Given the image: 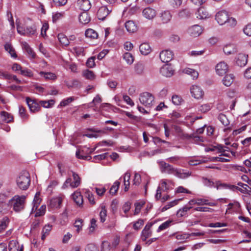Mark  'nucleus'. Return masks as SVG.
<instances>
[{"mask_svg":"<svg viewBox=\"0 0 251 251\" xmlns=\"http://www.w3.org/2000/svg\"><path fill=\"white\" fill-rule=\"evenodd\" d=\"M160 165L161 167V172L162 173L173 174L181 179H185L191 175V172L184 170L175 168L173 166L166 163L164 161L160 162Z\"/></svg>","mask_w":251,"mask_h":251,"instance_id":"nucleus-1","label":"nucleus"},{"mask_svg":"<svg viewBox=\"0 0 251 251\" xmlns=\"http://www.w3.org/2000/svg\"><path fill=\"white\" fill-rule=\"evenodd\" d=\"M26 197L24 195L14 196L8 202V205L12 207L16 212L23 211L25 207Z\"/></svg>","mask_w":251,"mask_h":251,"instance_id":"nucleus-2","label":"nucleus"},{"mask_svg":"<svg viewBox=\"0 0 251 251\" xmlns=\"http://www.w3.org/2000/svg\"><path fill=\"white\" fill-rule=\"evenodd\" d=\"M16 182L17 186L20 189L23 190L27 189L30 183V178L29 173L26 171L23 172L17 178Z\"/></svg>","mask_w":251,"mask_h":251,"instance_id":"nucleus-3","label":"nucleus"},{"mask_svg":"<svg viewBox=\"0 0 251 251\" xmlns=\"http://www.w3.org/2000/svg\"><path fill=\"white\" fill-rule=\"evenodd\" d=\"M153 96L149 92H144L139 96L140 102L146 107H151L154 102Z\"/></svg>","mask_w":251,"mask_h":251,"instance_id":"nucleus-4","label":"nucleus"},{"mask_svg":"<svg viewBox=\"0 0 251 251\" xmlns=\"http://www.w3.org/2000/svg\"><path fill=\"white\" fill-rule=\"evenodd\" d=\"M26 102L31 112L36 113L41 110L39 102H38L36 100L26 97Z\"/></svg>","mask_w":251,"mask_h":251,"instance_id":"nucleus-5","label":"nucleus"},{"mask_svg":"<svg viewBox=\"0 0 251 251\" xmlns=\"http://www.w3.org/2000/svg\"><path fill=\"white\" fill-rule=\"evenodd\" d=\"M229 15L226 10H222L217 13L215 15V19L220 25L226 24L228 20Z\"/></svg>","mask_w":251,"mask_h":251,"instance_id":"nucleus-6","label":"nucleus"},{"mask_svg":"<svg viewBox=\"0 0 251 251\" xmlns=\"http://www.w3.org/2000/svg\"><path fill=\"white\" fill-rule=\"evenodd\" d=\"M17 31L21 35L30 36L35 34L36 29L31 26L24 27L23 26L18 25Z\"/></svg>","mask_w":251,"mask_h":251,"instance_id":"nucleus-7","label":"nucleus"},{"mask_svg":"<svg viewBox=\"0 0 251 251\" xmlns=\"http://www.w3.org/2000/svg\"><path fill=\"white\" fill-rule=\"evenodd\" d=\"M159 56L162 62L168 63L173 58L174 53L171 50H166L162 51L160 53Z\"/></svg>","mask_w":251,"mask_h":251,"instance_id":"nucleus-8","label":"nucleus"},{"mask_svg":"<svg viewBox=\"0 0 251 251\" xmlns=\"http://www.w3.org/2000/svg\"><path fill=\"white\" fill-rule=\"evenodd\" d=\"M190 92L192 96L197 99L201 98L204 94L203 90L197 85H193L190 89Z\"/></svg>","mask_w":251,"mask_h":251,"instance_id":"nucleus-9","label":"nucleus"},{"mask_svg":"<svg viewBox=\"0 0 251 251\" xmlns=\"http://www.w3.org/2000/svg\"><path fill=\"white\" fill-rule=\"evenodd\" d=\"M174 70L170 64H165L160 69V73L166 77H170L174 74Z\"/></svg>","mask_w":251,"mask_h":251,"instance_id":"nucleus-10","label":"nucleus"},{"mask_svg":"<svg viewBox=\"0 0 251 251\" xmlns=\"http://www.w3.org/2000/svg\"><path fill=\"white\" fill-rule=\"evenodd\" d=\"M142 14L146 19L152 20L156 16V12L154 9L148 7L143 9Z\"/></svg>","mask_w":251,"mask_h":251,"instance_id":"nucleus-11","label":"nucleus"},{"mask_svg":"<svg viewBox=\"0 0 251 251\" xmlns=\"http://www.w3.org/2000/svg\"><path fill=\"white\" fill-rule=\"evenodd\" d=\"M202 32L201 27L198 25H195L190 27L188 29V33L192 37H198Z\"/></svg>","mask_w":251,"mask_h":251,"instance_id":"nucleus-12","label":"nucleus"},{"mask_svg":"<svg viewBox=\"0 0 251 251\" xmlns=\"http://www.w3.org/2000/svg\"><path fill=\"white\" fill-rule=\"evenodd\" d=\"M228 70V66L225 62L219 63L216 66V71L219 75H223L226 74Z\"/></svg>","mask_w":251,"mask_h":251,"instance_id":"nucleus-13","label":"nucleus"},{"mask_svg":"<svg viewBox=\"0 0 251 251\" xmlns=\"http://www.w3.org/2000/svg\"><path fill=\"white\" fill-rule=\"evenodd\" d=\"M110 11L111 10H109L106 6L100 7L97 12L98 18L100 20L103 21Z\"/></svg>","mask_w":251,"mask_h":251,"instance_id":"nucleus-14","label":"nucleus"},{"mask_svg":"<svg viewBox=\"0 0 251 251\" xmlns=\"http://www.w3.org/2000/svg\"><path fill=\"white\" fill-rule=\"evenodd\" d=\"M248 57V56L245 54L239 53L236 57V64L241 67L245 66L247 63Z\"/></svg>","mask_w":251,"mask_h":251,"instance_id":"nucleus-15","label":"nucleus"},{"mask_svg":"<svg viewBox=\"0 0 251 251\" xmlns=\"http://www.w3.org/2000/svg\"><path fill=\"white\" fill-rule=\"evenodd\" d=\"M62 202V198L57 197L53 198L50 200L49 207L51 208H59L60 207Z\"/></svg>","mask_w":251,"mask_h":251,"instance_id":"nucleus-16","label":"nucleus"},{"mask_svg":"<svg viewBox=\"0 0 251 251\" xmlns=\"http://www.w3.org/2000/svg\"><path fill=\"white\" fill-rule=\"evenodd\" d=\"M8 249L9 251H23V246H20L16 240H11L9 243Z\"/></svg>","mask_w":251,"mask_h":251,"instance_id":"nucleus-17","label":"nucleus"},{"mask_svg":"<svg viewBox=\"0 0 251 251\" xmlns=\"http://www.w3.org/2000/svg\"><path fill=\"white\" fill-rule=\"evenodd\" d=\"M78 4L79 8L83 12L88 11L91 7V4L89 0H78Z\"/></svg>","mask_w":251,"mask_h":251,"instance_id":"nucleus-18","label":"nucleus"},{"mask_svg":"<svg viewBox=\"0 0 251 251\" xmlns=\"http://www.w3.org/2000/svg\"><path fill=\"white\" fill-rule=\"evenodd\" d=\"M159 17L164 24L168 23L172 18V14L168 10H165L160 13Z\"/></svg>","mask_w":251,"mask_h":251,"instance_id":"nucleus-19","label":"nucleus"},{"mask_svg":"<svg viewBox=\"0 0 251 251\" xmlns=\"http://www.w3.org/2000/svg\"><path fill=\"white\" fill-rule=\"evenodd\" d=\"M71 172L72 173V176L74 180L71 184V187L75 188L80 185L81 183V178L77 174L73 171H71Z\"/></svg>","mask_w":251,"mask_h":251,"instance_id":"nucleus-20","label":"nucleus"},{"mask_svg":"<svg viewBox=\"0 0 251 251\" xmlns=\"http://www.w3.org/2000/svg\"><path fill=\"white\" fill-rule=\"evenodd\" d=\"M22 46L23 49L25 50L28 55H29V57L31 58H35V54L34 52L26 42H23L22 43Z\"/></svg>","mask_w":251,"mask_h":251,"instance_id":"nucleus-21","label":"nucleus"},{"mask_svg":"<svg viewBox=\"0 0 251 251\" xmlns=\"http://www.w3.org/2000/svg\"><path fill=\"white\" fill-rule=\"evenodd\" d=\"M73 199L76 204L80 206L82 205L83 201L82 196L79 192H75L72 195Z\"/></svg>","mask_w":251,"mask_h":251,"instance_id":"nucleus-22","label":"nucleus"},{"mask_svg":"<svg viewBox=\"0 0 251 251\" xmlns=\"http://www.w3.org/2000/svg\"><path fill=\"white\" fill-rule=\"evenodd\" d=\"M125 27L129 33H133L137 30V26L134 22L128 21L125 23Z\"/></svg>","mask_w":251,"mask_h":251,"instance_id":"nucleus-23","label":"nucleus"},{"mask_svg":"<svg viewBox=\"0 0 251 251\" xmlns=\"http://www.w3.org/2000/svg\"><path fill=\"white\" fill-rule=\"evenodd\" d=\"M79 21L83 25H85L89 23L90 21V18L87 12H83L79 15Z\"/></svg>","mask_w":251,"mask_h":251,"instance_id":"nucleus-24","label":"nucleus"},{"mask_svg":"<svg viewBox=\"0 0 251 251\" xmlns=\"http://www.w3.org/2000/svg\"><path fill=\"white\" fill-rule=\"evenodd\" d=\"M0 115L2 121L5 123H9L13 120V116L10 113L6 111H1L0 113Z\"/></svg>","mask_w":251,"mask_h":251,"instance_id":"nucleus-25","label":"nucleus"},{"mask_svg":"<svg viewBox=\"0 0 251 251\" xmlns=\"http://www.w3.org/2000/svg\"><path fill=\"white\" fill-rule=\"evenodd\" d=\"M216 187L217 189H219L220 188L224 189H229L232 191H235V185H231L227 183H221L220 181H217L216 183Z\"/></svg>","mask_w":251,"mask_h":251,"instance_id":"nucleus-26","label":"nucleus"},{"mask_svg":"<svg viewBox=\"0 0 251 251\" xmlns=\"http://www.w3.org/2000/svg\"><path fill=\"white\" fill-rule=\"evenodd\" d=\"M196 14L197 18L199 19L206 18L208 16L207 12L203 7L199 8Z\"/></svg>","mask_w":251,"mask_h":251,"instance_id":"nucleus-27","label":"nucleus"},{"mask_svg":"<svg viewBox=\"0 0 251 251\" xmlns=\"http://www.w3.org/2000/svg\"><path fill=\"white\" fill-rule=\"evenodd\" d=\"M234 76L232 74L226 75L223 79V84L226 86H229L233 83Z\"/></svg>","mask_w":251,"mask_h":251,"instance_id":"nucleus-28","label":"nucleus"},{"mask_svg":"<svg viewBox=\"0 0 251 251\" xmlns=\"http://www.w3.org/2000/svg\"><path fill=\"white\" fill-rule=\"evenodd\" d=\"M139 49L141 53L144 55L149 54L151 50L150 45L147 43L142 44L140 46Z\"/></svg>","mask_w":251,"mask_h":251,"instance_id":"nucleus-29","label":"nucleus"},{"mask_svg":"<svg viewBox=\"0 0 251 251\" xmlns=\"http://www.w3.org/2000/svg\"><path fill=\"white\" fill-rule=\"evenodd\" d=\"M223 51L227 55L233 54L237 52L236 49L234 48V46L232 45L225 46L223 48Z\"/></svg>","mask_w":251,"mask_h":251,"instance_id":"nucleus-30","label":"nucleus"},{"mask_svg":"<svg viewBox=\"0 0 251 251\" xmlns=\"http://www.w3.org/2000/svg\"><path fill=\"white\" fill-rule=\"evenodd\" d=\"M58 39L60 44L63 46H67L69 45L70 42L68 38L63 33L58 34Z\"/></svg>","mask_w":251,"mask_h":251,"instance_id":"nucleus-31","label":"nucleus"},{"mask_svg":"<svg viewBox=\"0 0 251 251\" xmlns=\"http://www.w3.org/2000/svg\"><path fill=\"white\" fill-rule=\"evenodd\" d=\"M191 13L190 10L187 8L183 9L180 10L177 13V16L179 18H187L191 16Z\"/></svg>","mask_w":251,"mask_h":251,"instance_id":"nucleus-32","label":"nucleus"},{"mask_svg":"<svg viewBox=\"0 0 251 251\" xmlns=\"http://www.w3.org/2000/svg\"><path fill=\"white\" fill-rule=\"evenodd\" d=\"M19 114L24 121L27 120L29 118V115L26 113L25 108L22 105H20L19 107Z\"/></svg>","mask_w":251,"mask_h":251,"instance_id":"nucleus-33","label":"nucleus"},{"mask_svg":"<svg viewBox=\"0 0 251 251\" xmlns=\"http://www.w3.org/2000/svg\"><path fill=\"white\" fill-rule=\"evenodd\" d=\"M85 36L86 37L89 38L90 39H97L98 37V33L94 30L89 28L86 30L85 31Z\"/></svg>","mask_w":251,"mask_h":251,"instance_id":"nucleus-34","label":"nucleus"},{"mask_svg":"<svg viewBox=\"0 0 251 251\" xmlns=\"http://www.w3.org/2000/svg\"><path fill=\"white\" fill-rule=\"evenodd\" d=\"M52 229V226L50 225H46L42 231V237L41 239L42 240H44L46 238V237L49 235L50 231H51Z\"/></svg>","mask_w":251,"mask_h":251,"instance_id":"nucleus-35","label":"nucleus"},{"mask_svg":"<svg viewBox=\"0 0 251 251\" xmlns=\"http://www.w3.org/2000/svg\"><path fill=\"white\" fill-rule=\"evenodd\" d=\"M82 75L85 78L90 80H94L95 78V75L94 72L89 70H86L83 71Z\"/></svg>","mask_w":251,"mask_h":251,"instance_id":"nucleus-36","label":"nucleus"},{"mask_svg":"<svg viewBox=\"0 0 251 251\" xmlns=\"http://www.w3.org/2000/svg\"><path fill=\"white\" fill-rule=\"evenodd\" d=\"M55 101L53 100H40L39 104L44 108H50L54 104Z\"/></svg>","mask_w":251,"mask_h":251,"instance_id":"nucleus-37","label":"nucleus"},{"mask_svg":"<svg viewBox=\"0 0 251 251\" xmlns=\"http://www.w3.org/2000/svg\"><path fill=\"white\" fill-rule=\"evenodd\" d=\"M4 49L6 51H8L10 54L11 57L14 58L17 57V54L11 44L6 43L4 45Z\"/></svg>","mask_w":251,"mask_h":251,"instance_id":"nucleus-38","label":"nucleus"},{"mask_svg":"<svg viewBox=\"0 0 251 251\" xmlns=\"http://www.w3.org/2000/svg\"><path fill=\"white\" fill-rule=\"evenodd\" d=\"M130 177V175L129 173L126 172L125 175L124 177V186H125V191L126 192L128 190L130 182L129 179Z\"/></svg>","mask_w":251,"mask_h":251,"instance_id":"nucleus-39","label":"nucleus"},{"mask_svg":"<svg viewBox=\"0 0 251 251\" xmlns=\"http://www.w3.org/2000/svg\"><path fill=\"white\" fill-rule=\"evenodd\" d=\"M218 119L224 126H227L229 125V121L225 114L220 113L218 115Z\"/></svg>","mask_w":251,"mask_h":251,"instance_id":"nucleus-40","label":"nucleus"},{"mask_svg":"<svg viewBox=\"0 0 251 251\" xmlns=\"http://www.w3.org/2000/svg\"><path fill=\"white\" fill-rule=\"evenodd\" d=\"M9 222L7 217H4L0 221V233L2 232L6 227Z\"/></svg>","mask_w":251,"mask_h":251,"instance_id":"nucleus-41","label":"nucleus"},{"mask_svg":"<svg viewBox=\"0 0 251 251\" xmlns=\"http://www.w3.org/2000/svg\"><path fill=\"white\" fill-rule=\"evenodd\" d=\"M120 185V182L116 181L110 189L109 193L110 194L115 195L119 189Z\"/></svg>","mask_w":251,"mask_h":251,"instance_id":"nucleus-42","label":"nucleus"},{"mask_svg":"<svg viewBox=\"0 0 251 251\" xmlns=\"http://www.w3.org/2000/svg\"><path fill=\"white\" fill-rule=\"evenodd\" d=\"M39 196H40V194L36 193L34 197V199L33 201V208H32L33 210L34 209L36 210L40 203L41 200Z\"/></svg>","mask_w":251,"mask_h":251,"instance_id":"nucleus-43","label":"nucleus"},{"mask_svg":"<svg viewBox=\"0 0 251 251\" xmlns=\"http://www.w3.org/2000/svg\"><path fill=\"white\" fill-rule=\"evenodd\" d=\"M64 12H56L52 14V19L53 23L56 22L58 20L61 19L64 16Z\"/></svg>","mask_w":251,"mask_h":251,"instance_id":"nucleus-44","label":"nucleus"},{"mask_svg":"<svg viewBox=\"0 0 251 251\" xmlns=\"http://www.w3.org/2000/svg\"><path fill=\"white\" fill-rule=\"evenodd\" d=\"M123 58L127 64H131L133 63L134 59L132 54L129 52H126L123 55Z\"/></svg>","mask_w":251,"mask_h":251,"instance_id":"nucleus-45","label":"nucleus"},{"mask_svg":"<svg viewBox=\"0 0 251 251\" xmlns=\"http://www.w3.org/2000/svg\"><path fill=\"white\" fill-rule=\"evenodd\" d=\"M172 223V220H168V221L165 222L164 223H162L159 226V227L158 228V229L157 230V231L160 232L161 230H164V229L167 228L168 227H169L170 226L171 224Z\"/></svg>","mask_w":251,"mask_h":251,"instance_id":"nucleus-46","label":"nucleus"},{"mask_svg":"<svg viewBox=\"0 0 251 251\" xmlns=\"http://www.w3.org/2000/svg\"><path fill=\"white\" fill-rule=\"evenodd\" d=\"M151 235V230H143L142 232L141 238L143 241H146L149 237Z\"/></svg>","mask_w":251,"mask_h":251,"instance_id":"nucleus-47","label":"nucleus"},{"mask_svg":"<svg viewBox=\"0 0 251 251\" xmlns=\"http://www.w3.org/2000/svg\"><path fill=\"white\" fill-rule=\"evenodd\" d=\"M88 130L89 131H93V132H95V133L86 134L84 135V136H86L89 138H92V137L96 138L98 136V135L96 134L97 133H104V132L102 130H96L93 128H89V129H88Z\"/></svg>","mask_w":251,"mask_h":251,"instance_id":"nucleus-48","label":"nucleus"},{"mask_svg":"<svg viewBox=\"0 0 251 251\" xmlns=\"http://www.w3.org/2000/svg\"><path fill=\"white\" fill-rule=\"evenodd\" d=\"M144 67L142 63H138L135 66V71L138 75H142L144 72Z\"/></svg>","mask_w":251,"mask_h":251,"instance_id":"nucleus-49","label":"nucleus"},{"mask_svg":"<svg viewBox=\"0 0 251 251\" xmlns=\"http://www.w3.org/2000/svg\"><path fill=\"white\" fill-rule=\"evenodd\" d=\"M83 220L82 219H78L76 220L74 224V226L77 228L76 231L79 233L81 230L82 226H83Z\"/></svg>","mask_w":251,"mask_h":251,"instance_id":"nucleus-50","label":"nucleus"},{"mask_svg":"<svg viewBox=\"0 0 251 251\" xmlns=\"http://www.w3.org/2000/svg\"><path fill=\"white\" fill-rule=\"evenodd\" d=\"M107 216V211L105 207H102L100 213V222L103 223L105 221V218Z\"/></svg>","mask_w":251,"mask_h":251,"instance_id":"nucleus-51","label":"nucleus"},{"mask_svg":"<svg viewBox=\"0 0 251 251\" xmlns=\"http://www.w3.org/2000/svg\"><path fill=\"white\" fill-rule=\"evenodd\" d=\"M66 85L68 88H80L81 86L80 82L77 79L72 80L71 81V85H69V84H66Z\"/></svg>","mask_w":251,"mask_h":251,"instance_id":"nucleus-52","label":"nucleus"},{"mask_svg":"<svg viewBox=\"0 0 251 251\" xmlns=\"http://www.w3.org/2000/svg\"><path fill=\"white\" fill-rule=\"evenodd\" d=\"M95 57L94 56H92L88 59L86 63V65L87 67L92 68L95 66L96 64L95 62Z\"/></svg>","mask_w":251,"mask_h":251,"instance_id":"nucleus-53","label":"nucleus"},{"mask_svg":"<svg viewBox=\"0 0 251 251\" xmlns=\"http://www.w3.org/2000/svg\"><path fill=\"white\" fill-rule=\"evenodd\" d=\"M145 204V202L141 201L140 202H136L134 204L135 208L134 211V215L138 214L142 208V207Z\"/></svg>","mask_w":251,"mask_h":251,"instance_id":"nucleus-54","label":"nucleus"},{"mask_svg":"<svg viewBox=\"0 0 251 251\" xmlns=\"http://www.w3.org/2000/svg\"><path fill=\"white\" fill-rule=\"evenodd\" d=\"M74 100V98L73 97H69L66 99H64L61 101L60 103V106L64 107L68 105L70 103L72 102Z\"/></svg>","mask_w":251,"mask_h":251,"instance_id":"nucleus-55","label":"nucleus"},{"mask_svg":"<svg viewBox=\"0 0 251 251\" xmlns=\"http://www.w3.org/2000/svg\"><path fill=\"white\" fill-rule=\"evenodd\" d=\"M182 100L181 98L177 95H174L172 97V100L173 103L176 105L180 104Z\"/></svg>","mask_w":251,"mask_h":251,"instance_id":"nucleus-56","label":"nucleus"},{"mask_svg":"<svg viewBox=\"0 0 251 251\" xmlns=\"http://www.w3.org/2000/svg\"><path fill=\"white\" fill-rule=\"evenodd\" d=\"M248 188H250L248 185V186H244L243 187H242V188L235 186V190H237L242 193L247 194L250 195V193L249 192Z\"/></svg>","mask_w":251,"mask_h":251,"instance_id":"nucleus-57","label":"nucleus"},{"mask_svg":"<svg viewBox=\"0 0 251 251\" xmlns=\"http://www.w3.org/2000/svg\"><path fill=\"white\" fill-rule=\"evenodd\" d=\"M169 1L173 7L177 8L181 5L182 0H169Z\"/></svg>","mask_w":251,"mask_h":251,"instance_id":"nucleus-58","label":"nucleus"},{"mask_svg":"<svg viewBox=\"0 0 251 251\" xmlns=\"http://www.w3.org/2000/svg\"><path fill=\"white\" fill-rule=\"evenodd\" d=\"M225 24H227L228 26L233 27L236 25L237 21L235 18L232 17L229 18L228 17V20Z\"/></svg>","mask_w":251,"mask_h":251,"instance_id":"nucleus-59","label":"nucleus"},{"mask_svg":"<svg viewBox=\"0 0 251 251\" xmlns=\"http://www.w3.org/2000/svg\"><path fill=\"white\" fill-rule=\"evenodd\" d=\"M110 245L107 241H103L101 244V251H110Z\"/></svg>","mask_w":251,"mask_h":251,"instance_id":"nucleus-60","label":"nucleus"},{"mask_svg":"<svg viewBox=\"0 0 251 251\" xmlns=\"http://www.w3.org/2000/svg\"><path fill=\"white\" fill-rule=\"evenodd\" d=\"M42 74L44 75V76L46 79H53L55 78L56 76L54 74L52 73H44L41 72Z\"/></svg>","mask_w":251,"mask_h":251,"instance_id":"nucleus-61","label":"nucleus"},{"mask_svg":"<svg viewBox=\"0 0 251 251\" xmlns=\"http://www.w3.org/2000/svg\"><path fill=\"white\" fill-rule=\"evenodd\" d=\"M144 224V220L142 219H139L133 225V228L135 230H138L140 228L141 226Z\"/></svg>","mask_w":251,"mask_h":251,"instance_id":"nucleus-62","label":"nucleus"},{"mask_svg":"<svg viewBox=\"0 0 251 251\" xmlns=\"http://www.w3.org/2000/svg\"><path fill=\"white\" fill-rule=\"evenodd\" d=\"M85 251H99L98 248L93 244H88L85 248Z\"/></svg>","mask_w":251,"mask_h":251,"instance_id":"nucleus-63","label":"nucleus"},{"mask_svg":"<svg viewBox=\"0 0 251 251\" xmlns=\"http://www.w3.org/2000/svg\"><path fill=\"white\" fill-rule=\"evenodd\" d=\"M244 32L248 36H251V23L248 24L244 28Z\"/></svg>","mask_w":251,"mask_h":251,"instance_id":"nucleus-64","label":"nucleus"}]
</instances>
